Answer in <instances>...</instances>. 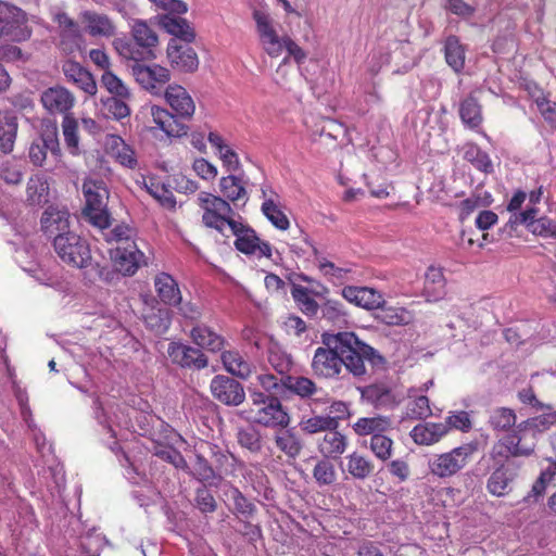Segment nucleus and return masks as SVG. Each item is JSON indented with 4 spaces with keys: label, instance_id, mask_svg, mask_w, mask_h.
I'll return each mask as SVG.
<instances>
[{
    "label": "nucleus",
    "instance_id": "nucleus-1",
    "mask_svg": "<svg viewBox=\"0 0 556 556\" xmlns=\"http://www.w3.org/2000/svg\"><path fill=\"white\" fill-rule=\"evenodd\" d=\"M321 343L311 364L314 375L319 378H338L343 368L355 377L364 376L365 362L378 365L383 361L374 348L351 331L324 332Z\"/></svg>",
    "mask_w": 556,
    "mask_h": 556
},
{
    "label": "nucleus",
    "instance_id": "nucleus-2",
    "mask_svg": "<svg viewBox=\"0 0 556 556\" xmlns=\"http://www.w3.org/2000/svg\"><path fill=\"white\" fill-rule=\"evenodd\" d=\"M248 391L250 407L245 410L247 419L265 427H288L289 414L277 396L264 393L254 386H250Z\"/></svg>",
    "mask_w": 556,
    "mask_h": 556
},
{
    "label": "nucleus",
    "instance_id": "nucleus-3",
    "mask_svg": "<svg viewBox=\"0 0 556 556\" xmlns=\"http://www.w3.org/2000/svg\"><path fill=\"white\" fill-rule=\"evenodd\" d=\"M134 43L128 41H116L115 47L118 53L135 62L153 60L156 58L155 50L159 45L156 33L142 20H136L131 25Z\"/></svg>",
    "mask_w": 556,
    "mask_h": 556
},
{
    "label": "nucleus",
    "instance_id": "nucleus-4",
    "mask_svg": "<svg viewBox=\"0 0 556 556\" xmlns=\"http://www.w3.org/2000/svg\"><path fill=\"white\" fill-rule=\"evenodd\" d=\"M477 451L478 442H469L448 452L434 454L428 460L429 472L439 479L451 478L467 466Z\"/></svg>",
    "mask_w": 556,
    "mask_h": 556
},
{
    "label": "nucleus",
    "instance_id": "nucleus-5",
    "mask_svg": "<svg viewBox=\"0 0 556 556\" xmlns=\"http://www.w3.org/2000/svg\"><path fill=\"white\" fill-rule=\"evenodd\" d=\"M157 8L165 11V14L157 16L160 26L173 36L172 39H178L180 42H192L195 38L194 29L190 23L180 16L187 12L188 7L180 0H150Z\"/></svg>",
    "mask_w": 556,
    "mask_h": 556
},
{
    "label": "nucleus",
    "instance_id": "nucleus-6",
    "mask_svg": "<svg viewBox=\"0 0 556 556\" xmlns=\"http://www.w3.org/2000/svg\"><path fill=\"white\" fill-rule=\"evenodd\" d=\"M83 194L86 201L84 215L100 230L110 226V214L106 208L109 191L103 180L88 177L83 182Z\"/></svg>",
    "mask_w": 556,
    "mask_h": 556
},
{
    "label": "nucleus",
    "instance_id": "nucleus-7",
    "mask_svg": "<svg viewBox=\"0 0 556 556\" xmlns=\"http://www.w3.org/2000/svg\"><path fill=\"white\" fill-rule=\"evenodd\" d=\"M255 22L258 42L270 58H278L285 52L286 42L289 38L287 34H279V24L276 22L266 9H254L252 12Z\"/></svg>",
    "mask_w": 556,
    "mask_h": 556
},
{
    "label": "nucleus",
    "instance_id": "nucleus-8",
    "mask_svg": "<svg viewBox=\"0 0 556 556\" xmlns=\"http://www.w3.org/2000/svg\"><path fill=\"white\" fill-rule=\"evenodd\" d=\"M54 250L61 261L75 268L91 265V251L88 242L75 232L58 233L53 240Z\"/></svg>",
    "mask_w": 556,
    "mask_h": 556
},
{
    "label": "nucleus",
    "instance_id": "nucleus-9",
    "mask_svg": "<svg viewBox=\"0 0 556 556\" xmlns=\"http://www.w3.org/2000/svg\"><path fill=\"white\" fill-rule=\"evenodd\" d=\"M538 434L522 421L513 433L505 435L494 445L493 453L505 458L528 457L533 454Z\"/></svg>",
    "mask_w": 556,
    "mask_h": 556
},
{
    "label": "nucleus",
    "instance_id": "nucleus-10",
    "mask_svg": "<svg viewBox=\"0 0 556 556\" xmlns=\"http://www.w3.org/2000/svg\"><path fill=\"white\" fill-rule=\"evenodd\" d=\"M198 203L203 210L202 222L206 227L224 233L226 229H229V224L238 222L231 218L233 211L224 198L201 192L198 195Z\"/></svg>",
    "mask_w": 556,
    "mask_h": 556
},
{
    "label": "nucleus",
    "instance_id": "nucleus-11",
    "mask_svg": "<svg viewBox=\"0 0 556 556\" xmlns=\"http://www.w3.org/2000/svg\"><path fill=\"white\" fill-rule=\"evenodd\" d=\"M27 13L21 8L0 0V38L23 42L31 37Z\"/></svg>",
    "mask_w": 556,
    "mask_h": 556
},
{
    "label": "nucleus",
    "instance_id": "nucleus-12",
    "mask_svg": "<svg viewBox=\"0 0 556 556\" xmlns=\"http://www.w3.org/2000/svg\"><path fill=\"white\" fill-rule=\"evenodd\" d=\"M229 231L236 237L235 247L241 253L257 258L271 257L273 247L270 243L262 241L255 230L241 220L229 224Z\"/></svg>",
    "mask_w": 556,
    "mask_h": 556
},
{
    "label": "nucleus",
    "instance_id": "nucleus-13",
    "mask_svg": "<svg viewBox=\"0 0 556 556\" xmlns=\"http://www.w3.org/2000/svg\"><path fill=\"white\" fill-rule=\"evenodd\" d=\"M362 399L377 409H393L405 399L404 392L389 382H377L361 389Z\"/></svg>",
    "mask_w": 556,
    "mask_h": 556
},
{
    "label": "nucleus",
    "instance_id": "nucleus-14",
    "mask_svg": "<svg viewBox=\"0 0 556 556\" xmlns=\"http://www.w3.org/2000/svg\"><path fill=\"white\" fill-rule=\"evenodd\" d=\"M136 81L152 94H161L163 87L169 81L170 73L157 64L144 65L136 62L131 66Z\"/></svg>",
    "mask_w": 556,
    "mask_h": 556
},
{
    "label": "nucleus",
    "instance_id": "nucleus-15",
    "mask_svg": "<svg viewBox=\"0 0 556 556\" xmlns=\"http://www.w3.org/2000/svg\"><path fill=\"white\" fill-rule=\"evenodd\" d=\"M210 389L217 401L228 406H239L245 399L242 384L228 376H215L211 381Z\"/></svg>",
    "mask_w": 556,
    "mask_h": 556
},
{
    "label": "nucleus",
    "instance_id": "nucleus-16",
    "mask_svg": "<svg viewBox=\"0 0 556 556\" xmlns=\"http://www.w3.org/2000/svg\"><path fill=\"white\" fill-rule=\"evenodd\" d=\"M40 101L47 112L51 115H70L75 104L73 93L62 86H54L42 91Z\"/></svg>",
    "mask_w": 556,
    "mask_h": 556
},
{
    "label": "nucleus",
    "instance_id": "nucleus-17",
    "mask_svg": "<svg viewBox=\"0 0 556 556\" xmlns=\"http://www.w3.org/2000/svg\"><path fill=\"white\" fill-rule=\"evenodd\" d=\"M167 58L172 66L181 72H193L199 66V59L190 42L170 39L167 45Z\"/></svg>",
    "mask_w": 556,
    "mask_h": 556
},
{
    "label": "nucleus",
    "instance_id": "nucleus-18",
    "mask_svg": "<svg viewBox=\"0 0 556 556\" xmlns=\"http://www.w3.org/2000/svg\"><path fill=\"white\" fill-rule=\"evenodd\" d=\"M164 97L166 103L177 117L190 119L193 116L195 103L185 87L176 84L168 85L165 89Z\"/></svg>",
    "mask_w": 556,
    "mask_h": 556
},
{
    "label": "nucleus",
    "instance_id": "nucleus-19",
    "mask_svg": "<svg viewBox=\"0 0 556 556\" xmlns=\"http://www.w3.org/2000/svg\"><path fill=\"white\" fill-rule=\"evenodd\" d=\"M167 354L174 364L181 367L202 369L207 366V357L200 350L180 342H170Z\"/></svg>",
    "mask_w": 556,
    "mask_h": 556
},
{
    "label": "nucleus",
    "instance_id": "nucleus-20",
    "mask_svg": "<svg viewBox=\"0 0 556 556\" xmlns=\"http://www.w3.org/2000/svg\"><path fill=\"white\" fill-rule=\"evenodd\" d=\"M341 295L349 303L368 311L377 309L384 304L383 294L369 287L345 286L341 290Z\"/></svg>",
    "mask_w": 556,
    "mask_h": 556
},
{
    "label": "nucleus",
    "instance_id": "nucleus-21",
    "mask_svg": "<svg viewBox=\"0 0 556 556\" xmlns=\"http://www.w3.org/2000/svg\"><path fill=\"white\" fill-rule=\"evenodd\" d=\"M105 150L121 166L131 170L138 168L139 162L135 150L122 137L116 135L108 136Z\"/></svg>",
    "mask_w": 556,
    "mask_h": 556
},
{
    "label": "nucleus",
    "instance_id": "nucleus-22",
    "mask_svg": "<svg viewBox=\"0 0 556 556\" xmlns=\"http://www.w3.org/2000/svg\"><path fill=\"white\" fill-rule=\"evenodd\" d=\"M112 258L116 270L125 276L134 275L144 263V254L138 249L137 244L115 248L112 252Z\"/></svg>",
    "mask_w": 556,
    "mask_h": 556
},
{
    "label": "nucleus",
    "instance_id": "nucleus-23",
    "mask_svg": "<svg viewBox=\"0 0 556 556\" xmlns=\"http://www.w3.org/2000/svg\"><path fill=\"white\" fill-rule=\"evenodd\" d=\"M165 439L168 443L182 440L181 437L169 426H165ZM152 451L154 456L172 464L175 468L182 470L188 468L187 462L181 453L174 448L170 444L155 443Z\"/></svg>",
    "mask_w": 556,
    "mask_h": 556
},
{
    "label": "nucleus",
    "instance_id": "nucleus-24",
    "mask_svg": "<svg viewBox=\"0 0 556 556\" xmlns=\"http://www.w3.org/2000/svg\"><path fill=\"white\" fill-rule=\"evenodd\" d=\"M48 151L52 155H60L59 140L53 131L42 134L33 141L28 151L30 162L36 166H42Z\"/></svg>",
    "mask_w": 556,
    "mask_h": 556
},
{
    "label": "nucleus",
    "instance_id": "nucleus-25",
    "mask_svg": "<svg viewBox=\"0 0 556 556\" xmlns=\"http://www.w3.org/2000/svg\"><path fill=\"white\" fill-rule=\"evenodd\" d=\"M62 68L67 80L72 81L77 88L89 96L97 93V83L93 76L79 63L66 61Z\"/></svg>",
    "mask_w": 556,
    "mask_h": 556
},
{
    "label": "nucleus",
    "instance_id": "nucleus-26",
    "mask_svg": "<svg viewBox=\"0 0 556 556\" xmlns=\"http://www.w3.org/2000/svg\"><path fill=\"white\" fill-rule=\"evenodd\" d=\"M150 113L154 124L168 137H182L188 132L186 125L179 124L176 115L164 108L152 105Z\"/></svg>",
    "mask_w": 556,
    "mask_h": 556
},
{
    "label": "nucleus",
    "instance_id": "nucleus-27",
    "mask_svg": "<svg viewBox=\"0 0 556 556\" xmlns=\"http://www.w3.org/2000/svg\"><path fill=\"white\" fill-rule=\"evenodd\" d=\"M448 433V426L443 422H424L415 426L410 438L418 445H432Z\"/></svg>",
    "mask_w": 556,
    "mask_h": 556
},
{
    "label": "nucleus",
    "instance_id": "nucleus-28",
    "mask_svg": "<svg viewBox=\"0 0 556 556\" xmlns=\"http://www.w3.org/2000/svg\"><path fill=\"white\" fill-rule=\"evenodd\" d=\"M422 293L428 302H438L445 296V278L441 268L430 266L427 269Z\"/></svg>",
    "mask_w": 556,
    "mask_h": 556
},
{
    "label": "nucleus",
    "instance_id": "nucleus-29",
    "mask_svg": "<svg viewBox=\"0 0 556 556\" xmlns=\"http://www.w3.org/2000/svg\"><path fill=\"white\" fill-rule=\"evenodd\" d=\"M303 240L308 247H311L315 261L323 275L328 277L329 281H331L332 283L341 285L344 281L346 275L351 271V269L339 267L334 263L326 260L320 254L318 249L312 243L307 235H304Z\"/></svg>",
    "mask_w": 556,
    "mask_h": 556
},
{
    "label": "nucleus",
    "instance_id": "nucleus-30",
    "mask_svg": "<svg viewBox=\"0 0 556 556\" xmlns=\"http://www.w3.org/2000/svg\"><path fill=\"white\" fill-rule=\"evenodd\" d=\"M392 427V420L388 416L377 415L372 417H362L353 425V430L359 437L379 435Z\"/></svg>",
    "mask_w": 556,
    "mask_h": 556
},
{
    "label": "nucleus",
    "instance_id": "nucleus-31",
    "mask_svg": "<svg viewBox=\"0 0 556 556\" xmlns=\"http://www.w3.org/2000/svg\"><path fill=\"white\" fill-rule=\"evenodd\" d=\"M219 188L226 201H230L235 204L241 202V204L244 205L249 200L245 182L239 176L228 175L222 177Z\"/></svg>",
    "mask_w": 556,
    "mask_h": 556
},
{
    "label": "nucleus",
    "instance_id": "nucleus-32",
    "mask_svg": "<svg viewBox=\"0 0 556 556\" xmlns=\"http://www.w3.org/2000/svg\"><path fill=\"white\" fill-rule=\"evenodd\" d=\"M154 286L161 301L167 305H180L181 294L176 280L168 274L162 273L155 277Z\"/></svg>",
    "mask_w": 556,
    "mask_h": 556
},
{
    "label": "nucleus",
    "instance_id": "nucleus-33",
    "mask_svg": "<svg viewBox=\"0 0 556 556\" xmlns=\"http://www.w3.org/2000/svg\"><path fill=\"white\" fill-rule=\"evenodd\" d=\"M86 24V29L91 36L111 37L115 34V25L111 18L104 14L93 11H85L81 14Z\"/></svg>",
    "mask_w": 556,
    "mask_h": 556
},
{
    "label": "nucleus",
    "instance_id": "nucleus-34",
    "mask_svg": "<svg viewBox=\"0 0 556 556\" xmlns=\"http://www.w3.org/2000/svg\"><path fill=\"white\" fill-rule=\"evenodd\" d=\"M17 134V119L9 111L0 112V151L8 154L13 151Z\"/></svg>",
    "mask_w": 556,
    "mask_h": 556
},
{
    "label": "nucleus",
    "instance_id": "nucleus-35",
    "mask_svg": "<svg viewBox=\"0 0 556 556\" xmlns=\"http://www.w3.org/2000/svg\"><path fill=\"white\" fill-rule=\"evenodd\" d=\"M191 338L194 344L211 352L220 351L225 344L224 338L205 325L193 327Z\"/></svg>",
    "mask_w": 556,
    "mask_h": 556
},
{
    "label": "nucleus",
    "instance_id": "nucleus-36",
    "mask_svg": "<svg viewBox=\"0 0 556 556\" xmlns=\"http://www.w3.org/2000/svg\"><path fill=\"white\" fill-rule=\"evenodd\" d=\"M70 213L65 208L49 206L42 214L41 224L46 231L65 233L70 228Z\"/></svg>",
    "mask_w": 556,
    "mask_h": 556
},
{
    "label": "nucleus",
    "instance_id": "nucleus-37",
    "mask_svg": "<svg viewBox=\"0 0 556 556\" xmlns=\"http://www.w3.org/2000/svg\"><path fill=\"white\" fill-rule=\"evenodd\" d=\"M27 201L31 205H43L49 201V184L43 174L29 177L26 187Z\"/></svg>",
    "mask_w": 556,
    "mask_h": 556
},
{
    "label": "nucleus",
    "instance_id": "nucleus-38",
    "mask_svg": "<svg viewBox=\"0 0 556 556\" xmlns=\"http://www.w3.org/2000/svg\"><path fill=\"white\" fill-rule=\"evenodd\" d=\"M274 441L277 448L288 457L295 458L302 451V442L292 429L281 428L275 433Z\"/></svg>",
    "mask_w": 556,
    "mask_h": 556
},
{
    "label": "nucleus",
    "instance_id": "nucleus-39",
    "mask_svg": "<svg viewBox=\"0 0 556 556\" xmlns=\"http://www.w3.org/2000/svg\"><path fill=\"white\" fill-rule=\"evenodd\" d=\"M222 362L229 374L241 379H247L252 374V365L238 351L224 352Z\"/></svg>",
    "mask_w": 556,
    "mask_h": 556
},
{
    "label": "nucleus",
    "instance_id": "nucleus-40",
    "mask_svg": "<svg viewBox=\"0 0 556 556\" xmlns=\"http://www.w3.org/2000/svg\"><path fill=\"white\" fill-rule=\"evenodd\" d=\"M459 116L467 127L471 129L480 127L483 121L481 105L472 94L460 102Z\"/></svg>",
    "mask_w": 556,
    "mask_h": 556
},
{
    "label": "nucleus",
    "instance_id": "nucleus-41",
    "mask_svg": "<svg viewBox=\"0 0 556 556\" xmlns=\"http://www.w3.org/2000/svg\"><path fill=\"white\" fill-rule=\"evenodd\" d=\"M286 391L299 395L301 399H308L317 394L319 388L316 383L304 376H287L285 377Z\"/></svg>",
    "mask_w": 556,
    "mask_h": 556
},
{
    "label": "nucleus",
    "instance_id": "nucleus-42",
    "mask_svg": "<svg viewBox=\"0 0 556 556\" xmlns=\"http://www.w3.org/2000/svg\"><path fill=\"white\" fill-rule=\"evenodd\" d=\"M346 445V438L342 433L336 429L327 430L319 443V451L327 457H336L344 453Z\"/></svg>",
    "mask_w": 556,
    "mask_h": 556
},
{
    "label": "nucleus",
    "instance_id": "nucleus-43",
    "mask_svg": "<svg viewBox=\"0 0 556 556\" xmlns=\"http://www.w3.org/2000/svg\"><path fill=\"white\" fill-rule=\"evenodd\" d=\"M261 212L276 229L285 231L290 227V220L283 213L280 201L266 200V202H262Z\"/></svg>",
    "mask_w": 556,
    "mask_h": 556
},
{
    "label": "nucleus",
    "instance_id": "nucleus-44",
    "mask_svg": "<svg viewBox=\"0 0 556 556\" xmlns=\"http://www.w3.org/2000/svg\"><path fill=\"white\" fill-rule=\"evenodd\" d=\"M346 469L353 478L364 480L374 471V464L367 457L354 452L346 457Z\"/></svg>",
    "mask_w": 556,
    "mask_h": 556
},
{
    "label": "nucleus",
    "instance_id": "nucleus-45",
    "mask_svg": "<svg viewBox=\"0 0 556 556\" xmlns=\"http://www.w3.org/2000/svg\"><path fill=\"white\" fill-rule=\"evenodd\" d=\"M291 295L299 308L307 316H314L318 312V303L311 296L306 287L292 285Z\"/></svg>",
    "mask_w": 556,
    "mask_h": 556
},
{
    "label": "nucleus",
    "instance_id": "nucleus-46",
    "mask_svg": "<svg viewBox=\"0 0 556 556\" xmlns=\"http://www.w3.org/2000/svg\"><path fill=\"white\" fill-rule=\"evenodd\" d=\"M492 201V195L486 191L472 193L459 203V218L465 220L476 210L490 205Z\"/></svg>",
    "mask_w": 556,
    "mask_h": 556
},
{
    "label": "nucleus",
    "instance_id": "nucleus-47",
    "mask_svg": "<svg viewBox=\"0 0 556 556\" xmlns=\"http://www.w3.org/2000/svg\"><path fill=\"white\" fill-rule=\"evenodd\" d=\"M108 228L109 226L102 232L109 243H115L116 248L136 244L134 241L135 231L130 227L122 224L106 230Z\"/></svg>",
    "mask_w": 556,
    "mask_h": 556
},
{
    "label": "nucleus",
    "instance_id": "nucleus-48",
    "mask_svg": "<svg viewBox=\"0 0 556 556\" xmlns=\"http://www.w3.org/2000/svg\"><path fill=\"white\" fill-rule=\"evenodd\" d=\"M445 59L447 64L455 71L460 72L465 64L464 48L458 39L451 36L445 41Z\"/></svg>",
    "mask_w": 556,
    "mask_h": 556
},
{
    "label": "nucleus",
    "instance_id": "nucleus-49",
    "mask_svg": "<svg viewBox=\"0 0 556 556\" xmlns=\"http://www.w3.org/2000/svg\"><path fill=\"white\" fill-rule=\"evenodd\" d=\"M511 476L504 466L496 468L486 482L488 491L495 496H503L507 492Z\"/></svg>",
    "mask_w": 556,
    "mask_h": 556
},
{
    "label": "nucleus",
    "instance_id": "nucleus-50",
    "mask_svg": "<svg viewBox=\"0 0 556 556\" xmlns=\"http://www.w3.org/2000/svg\"><path fill=\"white\" fill-rule=\"evenodd\" d=\"M393 444V440L382 433L370 438L369 448L379 460L387 462L392 457Z\"/></svg>",
    "mask_w": 556,
    "mask_h": 556
},
{
    "label": "nucleus",
    "instance_id": "nucleus-51",
    "mask_svg": "<svg viewBox=\"0 0 556 556\" xmlns=\"http://www.w3.org/2000/svg\"><path fill=\"white\" fill-rule=\"evenodd\" d=\"M24 167L16 159L5 160L0 163V178L10 185H17L22 181Z\"/></svg>",
    "mask_w": 556,
    "mask_h": 556
},
{
    "label": "nucleus",
    "instance_id": "nucleus-52",
    "mask_svg": "<svg viewBox=\"0 0 556 556\" xmlns=\"http://www.w3.org/2000/svg\"><path fill=\"white\" fill-rule=\"evenodd\" d=\"M237 439L240 446L251 453H258L262 450L261 433L253 427L239 429Z\"/></svg>",
    "mask_w": 556,
    "mask_h": 556
},
{
    "label": "nucleus",
    "instance_id": "nucleus-53",
    "mask_svg": "<svg viewBox=\"0 0 556 556\" xmlns=\"http://www.w3.org/2000/svg\"><path fill=\"white\" fill-rule=\"evenodd\" d=\"M379 308V317L387 325H407L412 319L410 313L405 308L386 306L384 304H382Z\"/></svg>",
    "mask_w": 556,
    "mask_h": 556
},
{
    "label": "nucleus",
    "instance_id": "nucleus-54",
    "mask_svg": "<svg viewBox=\"0 0 556 556\" xmlns=\"http://www.w3.org/2000/svg\"><path fill=\"white\" fill-rule=\"evenodd\" d=\"M299 426L304 432L308 434H314L327 430H334L333 420L331 418H327L326 415L303 418Z\"/></svg>",
    "mask_w": 556,
    "mask_h": 556
},
{
    "label": "nucleus",
    "instance_id": "nucleus-55",
    "mask_svg": "<svg viewBox=\"0 0 556 556\" xmlns=\"http://www.w3.org/2000/svg\"><path fill=\"white\" fill-rule=\"evenodd\" d=\"M429 399L425 395L416 396L406 405L405 415L409 419H426L431 416Z\"/></svg>",
    "mask_w": 556,
    "mask_h": 556
},
{
    "label": "nucleus",
    "instance_id": "nucleus-56",
    "mask_svg": "<svg viewBox=\"0 0 556 556\" xmlns=\"http://www.w3.org/2000/svg\"><path fill=\"white\" fill-rule=\"evenodd\" d=\"M101 83L105 89L113 94V97L130 98V92L127 86L112 71H104L101 77Z\"/></svg>",
    "mask_w": 556,
    "mask_h": 556
},
{
    "label": "nucleus",
    "instance_id": "nucleus-57",
    "mask_svg": "<svg viewBox=\"0 0 556 556\" xmlns=\"http://www.w3.org/2000/svg\"><path fill=\"white\" fill-rule=\"evenodd\" d=\"M546 409L543 414L525 420L538 435L556 425V410L551 406H546Z\"/></svg>",
    "mask_w": 556,
    "mask_h": 556
},
{
    "label": "nucleus",
    "instance_id": "nucleus-58",
    "mask_svg": "<svg viewBox=\"0 0 556 556\" xmlns=\"http://www.w3.org/2000/svg\"><path fill=\"white\" fill-rule=\"evenodd\" d=\"M490 425L495 430H507L516 422V414L513 409L500 407L490 415Z\"/></svg>",
    "mask_w": 556,
    "mask_h": 556
},
{
    "label": "nucleus",
    "instance_id": "nucleus-59",
    "mask_svg": "<svg viewBox=\"0 0 556 556\" xmlns=\"http://www.w3.org/2000/svg\"><path fill=\"white\" fill-rule=\"evenodd\" d=\"M77 121L71 115H65L62 122V130L64 141L73 154H76L78 150L79 139L77 135Z\"/></svg>",
    "mask_w": 556,
    "mask_h": 556
},
{
    "label": "nucleus",
    "instance_id": "nucleus-60",
    "mask_svg": "<svg viewBox=\"0 0 556 556\" xmlns=\"http://www.w3.org/2000/svg\"><path fill=\"white\" fill-rule=\"evenodd\" d=\"M258 386L265 391L264 393L274 396L282 395L286 391L285 378H278L271 374H262L257 376Z\"/></svg>",
    "mask_w": 556,
    "mask_h": 556
},
{
    "label": "nucleus",
    "instance_id": "nucleus-61",
    "mask_svg": "<svg viewBox=\"0 0 556 556\" xmlns=\"http://www.w3.org/2000/svg\"><path fill=\"white\" fill-rule=\"evenodd\" d=\"M313 477L319 485L332 484L337 478L334 466L329 460H319L313 469Z\"/></svg>",
    "mask_w": 556,
    "mask_h": 556
},
{
    "label": "nucleus",
    "instance_id": "nucleus-62",
    "mask_svg": "<svg viewBox=\"0 0 556 556\" xmlns=\"http://www.w3.org/2000/svg\"><path fill=\"white\" fill-rule=\"evenodd\" d=\"M54 21L58 23L59 27L62 29V38H67L68 40L75 41L78 39V25L72 20L66 13L59 12L54 15ZM64 40H62V45Z\"/></svg>",
    "mask_w": 556,
    "mask_h": 556
},
{
    "label": "nucleus",
    "instance_id": "nucleus-63",
    "mask_svg": "<svg viewBox=\"0 0 556 556\" xmlns=\"http://www.w3.org/2000/svg\"><path fill=\"white\" fill-rule=\"evenodd\" d=\"M323 316L332 321L340 323L345 319V308L344 305L338 301L329 299L321 306Z\"/></svg>",
    "mask_w": 556,
    "mask_h": 556
},
{
    "label": "nucleus",
    "instance_id": "nucleus-64",
    "mask_svg": "<svg viewBox=\"0 0 556 556\" xmlns=\"http://www.w3.org/2000/svg\"><path fill=\"white\" fill-rule=\"evenodd\" d=\"M192 473L198 480L203 482H211L217 477L215 469L200 454L195 456Z\"/></svg>",
    "mask_w": 556,
    "mask_h": 556
}]
</instances>
